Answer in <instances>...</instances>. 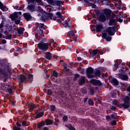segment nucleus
<instances>
[{"mask_svg": "<svg viewBox=\"0 0 130 130\" xmlns=\"http://www.w3.org/2000/svg\"><path fill=\"white\" fill-rule=\"evenodd\" d=\"M129 100L130 99L128 96H126L124 99V103H120L117 105V107H119L120 109L123 108L122 110H125V109H128L129 107Z\"/></svg>", "mask_w": 130, "mask_h": 130, "instance_id": "f257e3e1", "label": "nucleus"}, {"mask_svg": "<svg viewBox=\"0 0 130 130\" xmlns=\"http://www.w3.org/2000/svg\"><path fill=\"white\" fill-rule=\"evenodd\" d=\"M48 43H45L43 41H41L38 44V48L43 52L48 50Z\"/></svg>", "mask_w": 130, "mask_h": 130, "instance_id": "f03ea898", "label": "nucleus"}, {"mask_svg": "<svg viewBox=\"0 0 130 130\" xmlns=\"http://www.w3.org/2000/svg\"><path fill=\"white\" fill-rule=\"evenodd\" d=\"M47 3L50 5L51 6H53L54 7L58 6L60 7L61 5H63L62 1L58 0H46Z\"/></svg>", "mask_w": 130, "mask_h": 130, "instance_id": "7ed1b4c3", "label": "nucleus"}, {"mask_svg": "<svg viewBox=\"0 0 130 130\" xmlns=\"http://www.w3.org/2000/svg\"><path fill=\"white\" fill-rule=\"evenodd\" d=\"M37 28L39 29V35H42L44 33V30H46L47 29V26H45L44 23H38L37 25Z\"/></svg>", "mask_w": 130, "mask_h": 130, "instance_id": "20e7f679", "label": "nucleus"}, {"mask_svg": "<svg viewBox=\"0 0 130 130\" xmlns=\"http://www.w3.org/2000/svg\"><path fill=\"white\" fill-rule=\"evenodd\" d=\"M106 32L108 33L109 36H114L115 34V32H116L115 26H109L106 29Z\"/></svg>", "mask_w": 130, "mask_h": 130, "instance_id": "39448f33", "label": "nucleus"}, {"mask_svg": "<svg viewBox=\"0 0 130 130\" xmlns=\"http://www.w3.org/2000/svg\"><path fill=\"white\" fill-rule=\"evenodd\" d=\"M94 74V69L92 67H88L86 69V75L89 79H92L95 78V76L93 75Z\"/></svg>", "mask_w": 130, "mask_h": 130, "instance_id": "423d86ee", "label": "nucleus"}, {"mask_svg": "<svg viewBox=\"0 0 130 130\" xmlns=\"http://www.w3.org/2000/svg\"><path fill=\"white\" fill-rule=\"evenodd\" d=\"M68 33H69V37L73 39V41H74V42H77V41H78V38H77V37H76L75 36L76 33H77V30H71Z\"/></svg>", "mask_w": 130, "mask_h": 130, "instance_id": "0eeeda50", "label": "nucleus"}, {"mask_svg": "<svg viewBox=\"0 0 130 130\" xmlns=\"http://www.w3.org/2000/svg\"><path fill=\"white\" fill-rule=\"evenodd\" d=\"M22 16L27 22H29V21H33V20H34V17L31 16V14L29 12L23 13Z\"/></svg>", "mask_w": 130, "mask_h": 130, "instance_id": "6e6552de", "label": "nucleus"}, {"mask_svg": "<svg viewBox=\"0 0 130 130\" xmlns=\"http://www.w3.org/2000/svg\"><path fill=\"white\" fill-rule=\"evenodd\" d=\"M26 10L31 13H33V12H36L37 11V9H36V6L33 4L28 5L26 7Z\"/></svg>", "mask_w": 130, "mask_h": 130, "instance_id": "1a4fd4ad", "label": "nucleus"}, {"mask_svg": "<svg viewBox=\"0 0 130 130\" xmlns=\"http://www.w3.org/2000/svg\"><path fill=\"white\" fill-rule=\"evenodd\" d=\"M90 83L93 85V86H98L99 87H101L102 86V83L101 81L96 79H92L90 80Z\"/></svg>", "mask_w": 130, "mask_h": 130, "instance_id": "9d476101", "label": "nucleus"}, {"mask_svg": "<svg viewBox=\"0 0 130 130\" xmlns=\"http://www.w3.org/2000/svg\"><path fill=\"white\" fill-rule=\"evenodd\" d=\"M19 80L20 83H21V84L23 83H26L27 81V76H26L24 74H20L19 76Z\"/></svg>", "mask_w": 130, "mask_h": 130, "instance_id": "9b49d317", "label": "nucleus"}, {"mask_svg": "<svg viewBox=\"0 0 130 130\" xmlns=\"http://www.w3.org/2000/svg\"><path fill=\"white\" fill-rule=\"evenodd\" d=\"M86 83V77L82 76L79 79L78 84L79 86H83Z\"/></svg>", "mask_w": 130, "mask_h": 130, "instance_id": "f8f14e48", "label": "nucleus"}, {"mask_svg": "<svg viewBox=\"0 0 130 130\" xmlns=\"http://www.w3.org/2000/svg\"><path fill=\"white\" fill-rule=\"evenodd\" d=\"M63 25L65 28L71 27V26H72V21L70 20V19L66 20L63 21Z\"/></svg>", "mask_w": 130, "mask_h": 130, "instance_id": "ddd939ff", "label": "nucleus"}, {"mask_svg": "<svg viewBox=\"0 0 130 130\" xmlns=\"http://www.w3.org/2000/svg\"><path fill=\"white\" fill-rule=\"evenodd\" d=\"M24 31H25V28L24 27H20L16 30L17 36H22L24 34Z\"/></svg>", "mask_w": 130, "mask_h": 130, "instance_id": "4468645a", "label": "nucleus"}, {"mask_svg": "<svg viewBox=\"0 0 130 130\" xmlns=\"http://www.w3.org/2000/svg\"><path fill=\"white\" fill-rule=\"evenodd\" d=\"M102 38L108 42L111 41V40L112 39V38L111 37L107 36V34L106 33H104L102 35Z\"/></svg>", "mask_w": 130, "mask_h": 130, "instance_id": "2eb2a0df", "label": "nucleus"}, {"mask_svg": "<svg viewBox=\"0 0 130 130\" xmlns=\"http://www.w3.org/2000/svg\"><path fill=\"white\" fill-rule=\"evenodd\" d=\"M45 54V57L46 59H48V60H50V59L52 58V54L50 52H47Z\"/></svg>", "mask_w": 130, "mask_h": 130, "instance_id": "dca6fc26", "label": "nucleus"}, {"mask_svg": "<svg viewBox=\"0 0 130 130\" xmlns=\"http://www.w3.org/2000/svg\"><path fill=\"white\" fill-rule=\"evenodd\" d=\"M10 18L12 21H15L16 19H18V12H15L14 13L11 14Z\"/></svg>", "mask_w": 130, "mask_h": 130, "instance_id": "f3484780", "label": "nucleus"}, {"mask_svg": "<svg viewBox=\"0 0 130 130\" xmlns=\"http://www.w3.org/2000/svg\"><path fill=\"white\" fill-rule=\"evenodd\" d=\"M99 21H100V22H102V23L106 21V17L105 16L104 14H100V17L99 18Z\"/></svg>", "mask_w": 130, "mask_h": 130, "instance_id": "a211bd4d", "label": "nucleus"}, {"mask_svg": "<svg viewBox=\"0 0 130 130\" xmlns=\"http://www.w3.org/2000/svg\"><path fill=\"white\" fill-rule=\"evenodd\" d=\"M4 33L5 35L7 36L6 38V40H12V35H11L7 30L4 31Z\"/></svg>", "mask_w": 130, "mask_h": 130, "instance_id": "6ab92c4d", "label": "nucleus"}, {"mask_svg": "<svg viewBox=\"0 0 130 130\" xmlns=\"http://www.w3.org/2000/svg\"><path fill=\"white\" fill-rule=\"evenodd\" d=\"M45 125V122L44 120H42L37 124V127L39 128V130H41L42 129V126Z\"/></svg>", "mask_w": 130, "mask_h": 130, "instance_id": "aec40b11", "label": "nucleus"}, {"mask_svg": "<svg viewBox=\"0 0 130 130\" xmlns=\"http://www.w3.org/2000/svg\"><path fill=\"white\" fill-rule=\"evenodd\" d=\"M111 83L112 85H114V86H118V85H119V82L116 78H113L111 79Z\"/></svg>", "mask_w": 130, "mask_h": 130, "instance_id": "412c9836", "label": "nucleus"}, {"mask_svg": "<svg viewBox=\"0 0 130 130\" xmlns=\"http://www.w3.org/2000/svg\"><path fill=\"white\" fill-rule=\"evenodd\" d=\"M104 13L106 18H108V16H110V14L112 13V11L110 9H106L105 10Z\"/></svg>", "mask_w": 130, "mask_h": 130, "instance_id": "4be33fe9", "label": "nucleus"}, {"mask_svg": "<svg viewBox=\"0 0 130 130\" xmlns=\"http://www.w3.org/2000/svg\"><path fill=\"white\" fill-rule=\"evenodd\" d=\"M96 32H101L103 29V25L102 24H98L95 26Z\"/></svg>", "mask_w": 130, "mask_h": 130, "instance_id": "5701e85b", "label": "nucleus"}, {"mask_svg": "<svg viewBox=\"0 0 130 130\" xmlns=\"http://www.w3.org/2000/svg\"><path fill=\"white\" fill-rule=\"evenodd\" d=\"M117 23L116 22V20L115 19H110L109 21V26H115Z\"/></svg>", "mask_w": 130, "mask_h": 130, "instance_id": "b1692460", "label": "nucleus"}, {"mask_svg": "<svg viewBox=\"0 0 130 130\" xmlns=\"http://www.w3.org/2000/svg\"><path fill=\"white\" fill-rule=\"evenodd\" d=\"M119 77L120 79L123 81H126L128 80V76L125 74H120Z\"/></svg>", "mask_w": 130, "mask_h": 130, "instance_id": "393cba45", "label": "nucleus"}, {"mask_svg": "<svg viewBox=\"0 0 130 130\" xmlns=\"http://www.w3.org/2000/svg\"><path fill=\"white\" fill-rule=\"evenodd\" d=\"M45 123L46 125H50L53 124V120H50L49 118H47L45 120Z\"/></svg>", "mask_w": 130, "mask_h": 130, "instance_id": "a878e982", "label": "nucleus"}, {"mask_svg": "<svg viewBox=\"0 0 130 130\" xmlns=\"http://www.w3.org/2000/svg\"><path fill=\"white\" fill-rule=\"evenodd\" d=\"M0 9L3 12H5V11H7L8 10V8H7V7H6V6L4 7V4H3L1 1H0Z\"/></svg>", "mask_w": 130, "mask_h": 130, "instance_id": "bb28decb", "label": "nucleus"}, {"mask_svg": "<svg viewBox=\"0 0 130 130\" xmlns=\"http://www.w3.org/2000/svg\"><path fill=\"white\" fill-rule=\"evenodd\" d=\"M47 18L48 20H52V18L53 17V13H47Z\"/></svg>", "mask_w": 130, "mask_h": 130, "instance_id": "cd10ccee", "label": "nucleus"}, {"mask_svg": "<svg viewBox=\"0 0 130 130\" xmlns=\"http://www.w3.org/2000/svg\"><path fill=\"white\" fill-rule=\"evenodd\" d=\"M43 115H44V112H41L36 115L35 118L36 119H37V118H40V117H42Z\"/></svg>", "mask_w": 130, "mask_h": 130, "instance_id": "c85d7f7f", "label": "nucleus"}, {"mask_svg": "<svg viewBox=\"0 0 130 130\" xmlns=\"http://www.w3.org/2000/svg\"><path fill=\"white\" fill-rule=\"evenodd\" d=\"M8 87L9 88L7 89V92H8L9 94H12L13 93V89H12L13 88V86L9 84L8 85Z\"/></svg>", "mask_w": 130, "mask_h": 130, "instance_id": "c756f323", "label": "nucleus"}, {"mask_svg": "<svg viewBox=\"0 0 130 130\" xmlns=\"http://www.w3.org/2000/svg\"><path fill=\"white\" fill-rule=\"evenodd\" d=\"M98 52H100V50L99 49H94L92 50V52L91 53L92 56H95L97 55V53Z\"/></svg>", "mask_w": 130, "mask_h": 130, "instance_id": "7c9ffc66", "label": "nucleus"}, {"mask_svg": "<svg viewBox=\"0 0 130 130\" xmlns=\"http://www.w3.org/2000/svg\"><path fill=\"white\" fill-rule=\"evenodd\" d=\"M4 70L5 73H10V72H12V68L9 66H6L4 68Z\"/></svg>", "mask_w": 130, "mask_h": 130, "instance_id": "2f4dec72", "label": "nucleus"}, {"mask_svg": "<svg viewBox=\"0 0 130 130\" xmlns=\"http://www.w3.org/2000/svg\"><path fill=\"white\" fill-rule=\"evenodd\" d=\"M27 78L29 80V83H32L33 82V75L29 74L27 76Z\"/></svg>", "mask_w": 130, "mask_h": 130, "instance_id": "473e14b6", "label": "nucleus"}, {"mask_svg": "<svg viewBox=\"0 0 130 130\" xmlns=\"http://www.w3.org/2000/svg\"><path fill=\"white\" fill-rule=\"evenodd\" d=\"M66 127L69 128L70 130H76V128L72 125V124H69L68 125H65Z\"/></svg>", "mask_w": 130, "mask_h": 130, "instance_id": "72a5a7b5", "label": "nucleus"}, {"mask_svg": "<svg viewBox=\"0 0 130 130\" xmlns=\"http://www.w3.org/2000/svg\"><path fill=\"white\" fill-rule=\"evenodd\" d=\"M94 75L95 77H100L101 76V73L100 72V70L99 69H96L94 72Z\"/></svg>", "mask_w": 130, "mask_h": 130, "instance_id": "f704fd0d", "label": "nucleus"}, {"mask_svg": "<svg viewBox=\"0 0 130 130\" xmlns=\"http://www.w3.org/2000/svg\"><path fill=\"white\" fill-rule=\"evenodd\" d=\"M111 118L112 119H116L117 118V113L114 112L111 115Z\"/></svg>", "mask_w": 130, "mask_h": 130, "instance_id": "c9c22d12", "label": "nucleus"}, {"mask_svg": "<svg viewBox=\"0 0 130 130\" xmlns=\"http://www.w3.org/2000/svg\"><path fill=\"white\" fill-rule=\"evenodd\" d=\"M41 20L43 21V22H46V21H47L48 19H47V17L46 16L42 15L41 17Z\"/></svg>", "mask_w": 130, "mask_h": 130, "instance_id": "e433bc0d", "label": "nucleus"}, {"mask_svg": "<svg viewBox=\"0 0 130 130\" xmlns=\"http://www.w3.org/2000/svg\"><path fill=\"white\" fill-rule=\"evenodd\" d=\"M108 18H110V20H113L115 19L114 18H115V14L113 13H111L110 16H108Z\"/></svg>", "mask_w": 130, "mask_h": 130, "instance_id": "4c0bfd02", "label": "nucleus"}, {"mask_svg": "<svg viewBox=\"0 0 130 130\" xmlns=\"http://www.w3.org/2000/svg\"><path fill=\"white\" fill-rule=\"evenodd\" d=\"M14 21V23H15V24H16V25H19V24H20V23L21 22V17H20L19 18H18V19H16Z\"/></svg>", "mask_w": 130, "mask_h": 130, "instance_id": "58836bf2", "label": "nucleus"}, {"mask_svg": "<svg viewBox=\"0 0 130 130\" xmlns=\"http://www.w3.org/2000/svg\"><path fill=\"white\" fill-rule=\"evenodd\" d=\"M35 108H36V106L34 105H30L29 106V109L31 111H33Z\"/></svg>", "mask_w": 130, "mask_h": 130, "instance_id": "ea45409f", "label": "nucleus"}, {"mask_svg": "<svg viewBox=\"0 0 130 130\" xmlns=\"http://www.w3.org/2000/svg\"><path fill=\"white\" fill-rule=\"evenodd\" d=\"M88 102V105L90 106H93V105H94V101H93V100H92V99H89Z\"/></svg>", "mask_w": 130, "mask_h": 130, "instance_id": "a19ab883", "label": "nucleus"}, {"mask_svg": "<svg viewBox=\"0 0 130 130\" xmlns=\"http://www.w3.org/2000/svg\"><path fill=\"white\" fill-rule=\"evenodd\" d=\"M110 109L111 110V111H116L117 108L114 106H110Z\"/></svg>", "mask_w": 130, "mask_h": 130, "instance_id": "79ce46f5", "label": "nucleus"}, {"mask_svg": "<svg viewBox=\"0 0 130 130\" xmlns=\"http://www.w3.org/2000/svg\"><path fill=\"white\" fill-rule=\"evenodd\" d=\"M89 92L91 95H94V93H95V90H94L93 87H90L89 88Z\"/></svg>", "mask_w": 130, "mask_h": 130, "instance_id": "37998d69", "label": "nucleus"}, {"mask_svg": "<svg viewBox=\"0 0 130 130\" xmlns=\"http://www.w3.org/2000/svg\"><path fill=\"white\" fill-rule=\"evenodd\" d=\"M52 76L53 77H55V78H57L58 77V73L56 71H53Z\"/></svg>", "mask_w": 130, "mask_h": 130, "instance_id": "c03bdc74", "label": "nucleus"}, {"mask_svg": "<svg viewBox=\"0 0 130 130\" xmlns=\"http://www.w3.org/2000/svg\"><path fill=\"white\" fill-rule=\"evenodd\" d=\"M58 122H59V119L58 118H55V122H54V124L56 125V126H57L58 125Z\"/></svg>", "mask_w": 130, "mask_h": 130, "instance_id": "a18cd8bd", "label": "nucleus"}, {"mask_svg": "<svg viewBox=\"0 0 130 130\" xmlns=\"http://www.w3.org/2000/svg\"><path fill=\"white\" fill-rule=\"evenodd\" d=\"M62 119H63V121H64V122H67V121L69 120V118L68 117V116L65 115L63 116Z\"/></svg>", "mask_w": 130, "mask_h": 130, "instance_id": "49530a36", "label": "nucleus"}, {"mask_svg": "<svg viewBox=\"0 0 130 130\" xmlns=\"http://www.w3.org/2000/svg\"><path fill=\"white\" fill-rule=\"evenodd\" d=\"M56 15L57 18H61V17H62V15H61V13H60V12H56Z\"/></svg>", "mask_w": 130, "mask_h": 130, "instance_id": "de8ad7c7", "label": "nucleus"}, {"mask_svg": "<svg viewBox=\"0 0 130 130\" xmlns=\"http://www.w3.org/2000/svg\"><path fill=\"white\" fill-rule=\"evenodd\" d=\"M78 78H80V75L78 74H76L74 75V80L76 81V80H78Z\"/></svg>", "mask_w": 130, "mask_h": 130, "instance_id": "09e8293b", "label": "nucleus"}, {"mask_svg": "<svg viewBox=\"0 0 130 130\" xmlns=\"http://www.w3.org/2000/svg\"><path fill=\"white\" fill-rule=\"evenodd\" d=\"M50 107L51 111H54L55 110L56 107L55 105H52L50 106Z\"/></svg>", "mask_w": 130, "mask_h": 130, "instance_id": "8fccbe9b", "label": "nucleus"}, {"mask_svg": "<svg viewBox=\"0 0 130 130\" xmlns=\"http://www.w3.org/2000/svg\"><path fill=\"white\" fill-rule=\"evenodd\" d=\"M28 5L30 4H35V0H27Z\"/></svg>", "mask_w": 130, "mask_h": 130, "instance_id": "3c124183", "label": "nucleus"}, {"mask_svg": "<svg viewBox=\"0 0 130 130\" xmlns=\"http://www.w3.org/2000/svg\"><path fill=\"white\" fill-rule=\"evenodd\" d=\"M117 95V93H116V91H113L112 93V96L113 98H115V97H116V95Z\"/></svg>", "mask_w": 130, "mask_h": 130, "instance_id": "603ef678", "label": "nucleus"}, {"mask_svg": "<svg viewBox=\"0 0 130 130\" xmlns=\"http://www.w3.org/2000/svg\"><path fill=\"white\" fill-rule=\"evenodd\" d=\"M13 130H21V128L17 126H13Z\"/></svg>", "mask_w": 130, "mask_h": 130, "instance_id": "864d4df0", "label": "nucleus"}, {"mask_svg": "<svg viewBox=\"0 0 130 130\" xmlns=\"http://www.w3.org/2000/svg\"><path fill=\"white\" fill-rule=\"evenodd\" d=\"M47 94L48 95H52V91L51 90V89H48L47 90Z\"/></svg>", "mask_w": 130, "mask_h": 130, "instance_id": "5fc2aeb1", "label": "nucleus"}, {"mask_svg": "<svg viewBox=\"0 0 130 130\" xmlns=\"http://www.w3.org/2000/svg\"><path fill=\"white\" fill-rule=\"evenodd\" d=\"M21 123L23 126H27V122L26 121H22Z\"/></svg>", "mask_w": 130, "mask_h": 130, "instance_id": "6e6d98bb", "label": "nucleus"}, {"mask_svg": "<svg viewBox=\"0 0 130 130\" xmlns=\"http://www.w3.org/2000/svg\"><path fill=\"white\" fill-rule=\"evenodd\" d=\"M106 119L108 121H109V120H110V119H111V117L109 115H107L106 116Z\"/></svg>", "mask_w": 130, "mask_h": 130, "instance_id": "4d7b16f0", "label": "nucleus"}, {"mask_svg": "<svg viewBox=\"0 0 130 130\" xmlns=\"http://www.w3.org/2000/svg\"><path fill=\"white\" fill-rule=\"evenodd\" d=\"M111 124L112 125H116V121L115 120H113L111 122Z\"/></svg>", "mask_w": 130, "mask_h": 130, "instance_id": "13d9d810", "label": "nucleus"}, {"mask_svg": "<svg viewBox=\"0 0 130 130\" xmlns=\"http://www.w3.org/2000/svg\"><path fill=\"white\" fill-rule=\"evenodd\" d=\"M16 125H17L16 126H17L18 127H21V126H22V124H21V123H20L19 122H16Z\"/></svg>", "mask_w": 130, "mask_h": 130, "instance_id": "bf43d9fd", "label": "nucleus"}, {"mask_svg": "<svg viewBox=\"0 0 130 130\" xmlns=\"http://www.w3.org/2000/svg\"><path fill=\"white\" fill-rule=\"evenodd\" d=\"M81 92L83 93V94H86L87 93V90L85 89H81Z\"/></svg>", "mask_w": 130, "mask_h": 130, "instance_id": "052dcab7", "label": "nucleus"}, {"mask_svg": "<svg viewBox=\"0 0 130 130\" xmlns=\"http://www.w3.org/2000/svg\"><path fill=\"white\" fill-rule=\"evenodd\" d=\"M14 8L15 10H17L18 11H21V9H20V7L19 6H14Z\"/></svg>", "mask_w": 130, "mask_h": 130, "instance_id": "680f3d73", "label": "nucleus"}, {"mask_svg": "<svg viewBox=\"0 0 130 130\" xmlns=\"http://www.w3.org/2000/svg\"><path fill=\"white\" fill-rule=\"evenodd\" d=\"M118 102H117V100H114V101L113 102V104L115 105H117V103Z\"/></svg>", "mask_w": 130, "mask_h": 130, "instance_id": "e2e57ef3", "label": "nucleus"}, {"mask_svg": "<svg viewBox=\"0 0 130 130\" xmlns=\"http://www.w3.org/2000/svg\"><path fill=\"white\" fill-rule=\"evenodd\" d=\"M42 2V0H35V4L37 3L38 4H40Z\"/></svg>", "mask_w": 130, "mask_h": 130, "instance_id": "0e129e2a", "label": "nucleus"}, {"mask_svg": "<svg viewBox=\"0 0 130 130\" xmlns=\"http://www.w3.org/2000/svg\"><path fill=\"white\" fill-rule=\"evenodd\" d=\"M122 62V60L119 59V60H117V63H118L119 64H120Z\"/></svg>", "mask_w": 130, "mask_h": 130, "instance_id": "69168bd1", "label": "nucleus"}, {"mask_svg": "<svg viewBox=\"0 0 130 130\" xmlns=\"http://www.w3.org/2000/svg\"><path fill=\"white\" fill-rule=\"evenodd\" d=\"M2 42L3 44H6V43H7V41L4 39V40H2Z\"/></svg>", "mask_w": 130, "mask_h": 130, "instance_id": "338daca9", "label": "nucleus"}, {"mask_svg": "<svg viewBox=\"0 0 130 130\" xmlns=\"http://www.w3.org/2000/svg\"><path fill=\"white\" fill-rule=\"evenodd\" d=\"M43 130H49V128L47 126H45L43 128Z\"/></svg>", "mask_w": 130, "mask_h": 130, "instance_id": "774afa93", "label": "nucleus"}]
</instances>
